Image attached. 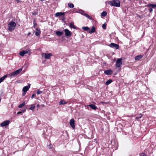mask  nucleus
Returning a JSON list of instances; mask_svg holds the SVG:
<instances>
[{"mask_svg":"<svg viewBox=\"0 0 156 156\" xmlns=\"http://www.w3.org/2000/svg\"><path fill=\"white\" fill-rule=\"evenodd\" d=\"M22 113V112H18L17 114H21Z\"/></svg>","mask_w":156,"mask_h":156,"instance_id":"e433bc0d","label":"nucleus"},{"mask_svg":"<svg viewBox=\"0 0 156 156\" xmlns=\"http://www.w3.org/2000/svg\"><path fill=\"white\" fill-rule=\"evenodd\" d=\"M7 77V76L5 75L4 76H3L0 78V83L2 82L5 78Z\"/></svg>","mask_w":156,"mask_h":156,"instance_id":"4be33fe9","label":"nucleus"},{"mask_svg":"<svg viewBox=\"0 0 156 156\" xmlns=\"http://www.w3.org/2000/svg\"><path fill=\"white\" fill-rule=\"evenodd\" d=\"M69 27L71 28H73L74 29H77V27H75L74 25V23L73 22H71L69 24Z\"/></svg>","mask_w":156,"mask_h":156,"instance_id":"dca6fc26","label":"nucleus"},{"mask_svg":"<svg viewBox=\"0 0 156 156\" xmlns=\"http://www.w3.org/2000/svg\"><path fill=\"white\" fill-rule=\"evenodd\" d=\"M101 15L103 16H105L107 15V12L105 11H103L102 12Z\"/></svg>","mask_w":156,"mask_h":156,"instance_id":"c756f323","label":"nucleus"},{"mask_svg":"<svg viewBox=\"0 0 156 156\" xmlns=\"http://www.w3.org/2000/svg\"><path fill=\"white\" fill-rule=\"evenodd\" d=\"M30 52V51L29 50L26 51H22L20 52L19 55L21 56H23L25 54H27Z\"/></svg>","mask_w":156,"mask_h":156,"instance_id":"9b49d317","label":"nucleus"},{"mask_svg":"<svg viewBox=\"0 0 156 156\" xmlns=\"http://www.w3.org/2000/svg\"><path fill=\"white\" fill-rule=\"evenodd\" d=\"M33 23H34V26H33V27L34 28H35L36 27V23L35 22V21H34Z\"/></svg>","mask_w":156,"mask_h":156,"instance_id":"473e14b6","label":"nucleus"},{"mask_svg":"<svg viewBox=\"0 0 156 156\" xmlns=\"http://www.w3.org/2000/svg\"><path fill=\"white\" fill-rule=\"evenodd\" d=\"M35 108V106L34 105H31V107L29 108L30 110H34Z\"/></svg>","mask_w":156,"mask_h":156,"instance_id":"c85d7f7f","label":"nucleus"},{"mask_svg":"<svg viewBox=\"0 0 156 156\" xmlns=\"http://www.w3.org/2000/svg\"><path fill=\"white\" fill-rule=\"evenodd\" d=\"M143 116V115L142 114H140L139 115V116L136 117V119L138 120L140 118Z\"/></svg>","mask_w":156,"mask_h":156,"instance_id":"a878e982","label":"nucleus"},{"mask_svg":"<svg viewBox=\"0 0 156 156\" xmlns=\"http://www.w3.org/2000/svg\"><path fill=\"white\" fill-rule=\"evenodd\" d=\"M112 82V80H109L106 82L105 84L106 85H108L111 83Z\"/></svg>","mask_w":156,"mask_h":156,"instance_id":"bb28decb","label":"nucleus"},{"mask_svg":"<svg viewBox=\"0 0 156 156\" xmlns=\"http://www.w3.org/2000/svg\"><path fill=\"white\" fill-rule=\"evenodd\" d=\"M9 120L5 121L1 124V126L2 127L6 126L9 124Z\"/></svg>","mask_w":156,"mask_h":156,"instance_id":"1a4fd4ad","label":"nucleus"},{"mask_svg":"<svg viewBox=\"0 0 156 156\" xmlns=\"http://www.w3.org/2000/svg\"><path fill=\"white\" fill-rule=\"evenodd\" d=\"M63 32L62 31H58L56 32V34L58 36H61L63 34Z\"/></svg>","mask_w":156,"mask_h":156,"instance_id":"aec40b11","label":"nucleus"},{"mask_svg":"<svg viewBox=\"0 0 156 156\" xmlns=\"http://www.w3.org/2000/svg\"><path fill=\"white\" fill-rule=\"evenodd\" d=\"M36 30L35 32L36 35L37 36H39L40 34L41 31L39 29L37 28L36 29Z\"/></svg>","mask_w":156,"mask_h":156,"instance_id":"4468645a","label":"nucleus"},{"mask_svg":"<svg viewBox=\"0 0 156 156\" xmlns=\"http://www.w3.org/2000/svg\"><path fill=\"white\" fill-rule=\"evenodd\" d=\"M102 28L104 29H106V24L105 23H104L103 24L102 26Z\"/></svg>","mask_w":156,"mask_h":156,"instance_id":"2f4dec72","label":"nucleus"},{"mask_svg":"<svg viewBox=\"0 0 156 156\" xmlns=\"http://www.w3.org/2000/svg\"><path fill=\"white\" fill-rule=\"evenodd\" d=\"M16 23L13 21H11L8 24V29L10 32L14 30Z\"/></svg>","mask_w":156,"mask_h":156,"instance_id":"f03ea898","label":"nucleus"},{"mask_svg":"<svg viewBox=\"0 0 156 156\" xmlns=\"http://www.w3.org/2000/svg\"><path fill=\"white\" fill-rule=\"evenodd\" d=\"M42 92V91H40L39 90H37V94H39L41 93Z\"/></svg>","mask_w":156,"mask_h":156,"instance_id":"7c9ffc66","label":"nucleus"},{"mask_svg":"<svg viewBox=\"0 0 156 156\" xmlns=\"http://www.w3.org/2000/svg\"><path fill=\"white\" fill-rule=\"evenodd\" d=\"M82 29L84 30L87 31L89 30V28L87 27H82Z\"/></svg>","mask_w":156,"mask_h":156,"instance_id":"393cba45","label":"nucleus"},{"mask_svg":"<svg viewBox=\"0 0 156 156\" xmlns=\"http://www.w3.org/2000/svg\"><path fill=\"white\" fill-rule=\"evenodd\" d=\"M59 105H62L64 104H66L67 103L65 101L63 100H62L59 103Z\"/></svg>","mask_w":156,"mask_h":156,"instance_id":"412c9836","label":"nucleus"},{"mask_svg":"<svg viewBox=\"0 0 156 156\" xmlns=\"http://www.w3.org/2000/svg\"><path fill=\"white\" fill-rule=\"evenodd\" d=\"M65 35L66 36H70L72 34V33L68 29H66L64 30Z\"/></svg>","mask_w":156,"mask_h":156,"instance_id":"0eeeda50","label":"nucleus"},{"mask_svg":"<svg viewBox=\"0 0 156 156\" xmlns=\"http://www.w3.org/2000/svg\"><path fill=\"white\" fill-rule=\"evenodd\" d=\"M108 3L111 5L117 7L120 6V2L119 0H113L108 2Z\"/></svg>","mask_w":156,"mask_h":156,"instance_id":"f257e3e1","label":"nucleus"},{"mask_svg":"<svg viewBox=\"0 0 156 156\" xmlns=\"http://www.w3.org/2000/svg\"><path fill=\"white\" fill-rule=\"evenodd\" d=\"M41 55L42 57L46 59H49L52 56V54L51 53H43Z\"/></svg>","mask_w":156,"mask_h":156,"instance_id":"39448f33","label":"nucleus"},{"mask_svg":"<svg viewBox=\"0 0 156 156\" xmlns=\"http://www.w3.org/2000/svg\"><path fill=\"white\" fill-rule=\"evenodd\" d=\"M122 64V58H119L117 59L116 61L115 66L119 68L120 67Z\"/></svg>","mask_w":156,"mask_h":156,"instance_id":"423d86ee","label":"nucleus"},{"mask_svg":"<svg viewBox=\"0 0 156 156\" xmlns=\"http://www.w3.org/2000/svg\"><path fill=\"white\" fill-rule=\"evenodd\" d=\"M64 12H57L55 14V16L56 17L61 16L64 14Z\"/></svg>","mask_w":156,"mask_h":156,"instance_id":"2eb2a0df","label":"nucleus"},{"mask_svg":"<svg viewBox=\"0 0 156 156\" xmlns=\"http://www.w3.org/2000/svg\"><path fill=\"white\" fill-rule=\"evenodd\" d=\"M76 12L78 13L81 14L84 16H85L87 17V18L89 19L90 20H92V18L90 16L87 14L85 13L84 11L81 9L78 10Z\"/></svg>","mask_w":156,"mask_h":156,"instance_id":"7ed1b4c3","label":"nucleus"},{"mask_svg":"<svg viewBox=\"0 0 156 156\" xmlns=\"http://www.w3.org/2000/svg\"><path fill=\"white\" fill-rule=\"evenodd\" d=\"M30 84H28V86H26L24 87L23 89V91L24 92L26 93L28 91L30 88Z\"/></svg>","mask_w":156,"mask_h":156,"instance_id":"f8f14e48","label":"nucleus"},{"mask_svg":"<svg viewBox=\"0 0 156 156\" xmlns=\"http://www.w3.org/2000/svg\"><path fill=\"white\" fill-rule=\"evenodd\" d=\"M68 5L69 7L70 8H72L74 7V5L72 3H69L68 4Z\"/></svg>","mask_w":156,"mask_h":156,"instance_id":"b1692460","label":"nucleus"},{"mask_svg":"<svg viewBox=\"0 0 156 156\" xmlns=\"http://www.w3.org/2000/svg\"><path fill=\"white\" fill-rule=\"evenodd\" d=\"M153 11V9L152 8H150L149 9V11L150 12H151Z\"/></svg>","mask_w":156,"mask_h":156,"instance_id":"f704fd0d","label":"nucleus"},{"mask_svg":"<svg viewBox=\"0 0 156 156\" xmlns=\"http://www.w3.org/2000/svg\"><path fill=\"white\" fill-rule=\"evenodd\" d=\"M142 56L141 55H139L135 57V60H139L142 57Z\"/></svg>","mask_w":156,"mask_h":156,"instance_id":"6ab92c4d","label":"nucleus"},{"mask_svg":"<svg viewBox=\"0 0 156 156\" xmlns=\"http://www.w3.org/2000/svg\"><path fill=\"white\" fill-rule=\"evenodd\" d=\"M109 46L111 48H115L116 49L119 48V45L114 43H111Z\"/></svg>","mask_w":156,"mask_h":156,"instance_id":"6e6552de","label":"nucleus"},{"mask_svg":"<svg viewBox=\"0 0 156 156\" xmlns=\"http://www.w3.org/2000/svg\"><path fill=\"white\" fill-rule=\"evenodd\" d=\"M69 123L71 127L73 129H74L75 128V120L73 119H72L70 120Z\"/></svg>","mask_w":156,"mask_h":156,"instance_id":"9d476101","label":"nucleus"},{"mask_svg":"<svg viewBox=\"0 0 156 156\" xmlns=\"http://www.w3.org/2000/svg\"><path fill=\"white\" fill-rule=\"evenodd\" d=\"M95 31V29L94 27L92 26L91 30L89 31V33L90 34H92Z\"/></svg>","mask_w":156,"mask_h":156,"instance_id":"a211bd4d","label":"nucleus"},{"mask_svg":"<svg viewBox=\"0 0 156 156\" xmlns=\"http://www.w3.org/2000/svg\"><path fill=\"white\" fill-rule=\"evenodd\" d=\"M140 156H146V155L145 153H143Z\"/></svg>","mask_w":156,"mask_h":156,"instance_id":"72a5a7b5","label":"nucleus"},{"mask_svg":"<svg viewBox=\"0 0 156 156\" xmlns=\"http://www.w3.org/2000/svg\"><path fill=\"white\" fill-rule=\"evenodd\" d=\"M89 106L92 109L94 110H96L97 108V107L94 105L90 104L89 105Z\"/></svg>","mask_w":156,"mask_h":156,"instance_id":"f3484780","label":"nucleus"},{"mask_svg":"<svg viewBox=\"0 0 156 156\" xmlns=\"http://www.w3.org/2000/svg\"><path fill=\"white\" fill-rule=\"evenodd\" d=\"M104 73L107 75H111L112 74L113 72L111 69H109L105 70Z\"/></svg>","mask_w":156,"mask_h":156,"instance_id":"ddd939ff","label":"nucleus"},{"mask_svg":"<svg viewBox=\"0 0 156 156\" xmlns=\"http://www.w3.org/2000/svg\"><path fill=\"white\" fill-rule=\"evenodd\" d=\"M25 94H26V93H23V96H24V95H25Z\"/></svg>","mask_w":156,"mask_h":156,"instance_id":"a19ab883","label":"nucleus"},{"mask_svg":"<svg viewBox=\"0 0 156 156\" xmlns=\"http://www.w3.org/2000/svg\"><path fill=\"white\" fill-rule=\"evenodd\" d=\"M25 105V102H23L21 104H20L18 106L19 108H22L23 106H24Z\"/></svg>","mask_w":156,"mask_h":156,"instance_id":"cd10ccee","label":"nucleus"},{"mask_svg":"<svg viewBox=\"0 0 156 156\" xmlns=\"http://www.w3.org/2000/svg\"><path fill=\"white\" fill-rule=\"evenodd\" d=\"M49 147H49V148H51V145H50V146H49Z\"/></svg>","mask_w":156,"mask_h":156,"instance_id":"37998d69","label":"nucleus"},{"mask_svg":"<svg viewBox=\"0 0 156 156\" xmlns=\"http://www.w3.org/2000/svg\"><path fill=\"white\" fill-rule=\"evenodd\" d=\"M147 6L151 7L152 8H154L156 7V4H149L147 5Z\"/></svg>","mask_w":156,"mask_h":156,"instance_id":"5701e85b","label":"nucleus"},{"mask_svg":"<svg viewBox=\"0 0 156 156\" xmlns=\"http://www.w3.org/2000/svg\"><path fill=\"white\" fill-rule=\"evenodd\" d=\"M30 34V32H29L28 33V35H29Z\"/></svg>","mask_w":156,"mask_h":156,"instance_id":"58836bf2","label":"nucleus"},{"mask_svg":"<svg viewBox=\"0 0 156 156\" xmlns=\"http://www.w3.org/2000/svg\"><path fill=\"white\" fill-rule=\"evenodd\" d=\"M22 68H20L18 70L15 71L14 72L11 73L10 75V76H14L17 75L22 71Z\"/></svg>","mask_w":156,"mask_h":156,"instance_id":"20e7f679","label":"nucleus"},{"mask_svg":"<svg viewBox=\"0 0 156 156\" xmlns=\"http://www.w3.org/2000/svg\"><path fill=\"white\" fill-rule=\"evenodd\" d=\"M39 106H40V105H37V107H38Z\"/></svg>","mask_w":156,"mask_h":156,"instance_id":"ea45409f","label":"nucleus"},{"mask_svg":"<svg viewBox=\"0 0 156 156\" xmlns=\"http://www.w3.org/2000/svg\"><path fill=\"white\" fill-rule=\"evenodd\" d=\"M36 14V13H33V15H35Z\"/></svg>","mask_w":156,"mask_h":156,"instance_id":"79ce46f5","label":"nucleus"},{"mask_svg":"<svg viewBox=\"0 0 156 156\" xmlns=\"http://www.w3.org/2000/svg\"><path fill=\"white\" fill-rule=\"evenodd\" d=\"M35 96V95L34 94H33L32 95V96H31V98H34V96Z\"/></svg>","mask_w":156,"mask_h":156,"instance_id":"c9c22d12","label":"nucleus"},{"mask_svg":"<svg viewBox=\"0 0 156 156\" xmlns=\"http://www.w3.org/2000/svg\"><path fill=\"white\" fill-rule=\"evenodd\" d=\"M25 111H26V109H23V110H22V112H25Z\"/></svg>","mask_w":156,"mask_h":156,"instance_id":"4c0bfd02","label":"nucleus"}]
</instances>
